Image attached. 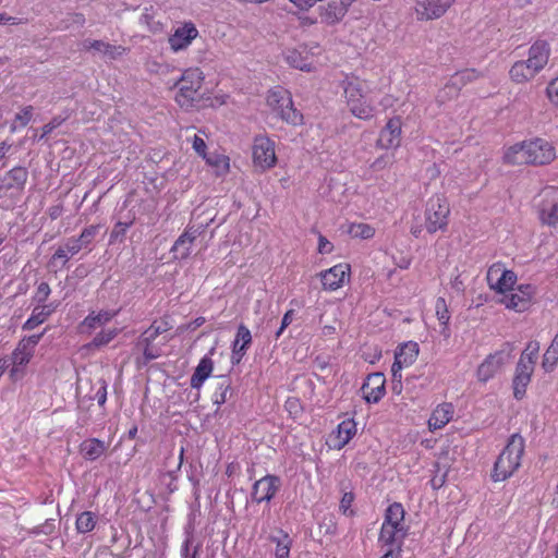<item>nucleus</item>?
<instances>
[{
  "mask_svg": "<svg viewBox=\"0 0 558 558\" xmlns=\"http://www.w3.org/2000/svg\"><path fill=\"white\" fill-rule=\"evenodd\" d=\"M294 317V311L288 310L281 320V326L276 332V339H278L284 331V329L292 323Z\"/></svg>",
  "mask_w": 558,
  "mask_h": 558,
  "instance_id": "4d7b16f0",
  "label": "nucleus"
},
{
  "mask_svg": "<svg viewBox=\"0 0 558 558\" xmlns=\"http://www.w3.org/2000/svg\"><path fill=\"white\" fill-rule=\"evenodd\" d=\"M558 363V345L554 342L547 348L543 355L542 367L546 373L553 372Z\"/></svg>",
  "mask_w": 558,
  "mask_h": 558,
  "instance_id": "37998d69",
  "label": "nucleus"
},
{
  "mask_svg": "<svg viewBox=\"0 0 558 558\" xmlns=\"http://www.w3.org/2000/svg\"><path fill=\"white\" fill-rule=\"evenodd\" d=\"M550 57V46L545 40H536L527 51V58L515 61L509 77L514 84H525L532 81L547 65Z\"/></svg>",
  "mask_w": 558,
  "mask_h": 558,
  "instance_id": "20e7f679",
  "label": "nucleus"
},
{
  "mask_svg": "<svg viewBox=\"0 0 558 558\" xmlns=\"http://www.w3.org/2000/svg\"><path fill=\"white\" fill-rule=\"evenodd\" d=\"M319 46L299 45L287 48L283 51V59L288 65L302 72H315L318 69Z\"/></svg>",
  "mask_w": 558,
  "mask_h": 558,
  "instance_id": "9b49d317",
  "label": "nucleus"
},
{
  "mask_svg": "<svg viewBox=\"0 0 558 558\" xmlns=\"http://www.w3.org/2000/svg\"><path fill=\"white\" fill-rule=\"evenodd\" d=\"M192 147L195 150V153L203 159L208 155L206 142L203 137L198 135H194L192 140Z\"/></svg>",
  "mask_w": 558,
  "mask_h": 558,
  "instance_id": "5fc2aeb1",
  "label": "nucleus"
},
{
  "mask_svg": "<svg viewBox=\"0 0 558 558\" xmlns=\"http://www.w3.org/2000/svg\"><path fill=\"white\" fill-rule=\"evenodd\" d=\"M402 119L399 116L391 117L381 128L376 140V147L379 149H397L401 146Z\"/></svg>",
  "mask_w": 558,
  "mask_h": 558,
  "instance_id": "a211bd4d",
  "label": "nucleus"
},
{
  "mask_svg": "<svg viewBox=\"0 0 558 558\" xmlns=\"http://www.w3.org/2000/svg\"><path fill=\"white\" fill-rule=\"evenodd\" d=\"M280 487V478L276 475H265L256 481L252 488L253 501L260 504L270 501L277 494Z\"/></svg>",
  "mask_w": 558,
  "mask_h": 558,
  "instance_id": "b1692460",
  "label": "nucleus"
},
{
  "mask_svg": "<svg viewBox=\"0 0 558 558\" xmlns=\"http://www.w3.org/2000/svg\"><path fill=\"white\" fill-rule=\"evenodd\" d=\"M133 220L126 222L118 221L110 233L109 243L113 244L117 241H122L126 234V231L133 225Z\"/></svg>",
  "mask_w": 558,
  "mask_h": 558,
  "instance_id": "de8ad7c7",
  "label": "nucleus"
},
{
  "mask_svg": "<svg viewBox=\"0 0 558 558\" xmlns=\"http://www.w3.org/2000/svg\"><path fill=\"white\" fill-rule=\"evenodd\" d=\"M97 524V515L93 511L81 512L75 520V530L80 534L92 532Z\"/></svg>",
  "mask_w": 558,
  "mask_h": 558,
  "instance_id": "4c0bfd02",
  "label": "nucleus"
},
{
  "mask_svg": "<svg viewBox=\"0 0 558 558\" xmlns=\"http://www.w3.org/2000/svg\"><path fill=\"white\" fill-rule=\"evenodd\" d=\"M420 349L418 344L414 341H409L401 344L395 354V362L391 366L392 377L401 378V369L411 366L417 359Z\"/></svg>",
  "mask_w": 558,
  "mask_h": 558,
  "instance_id": "4be33fe9",
  "label": "nucleus"
},
{
  "mask_svg": "<svg viewBox=\"0 0 558 558\" xmlns=\"http://www.w3.org/2000/svg\"><path fill=\"white\" fill-rule=\"evenodd\" d=\"M80 451H81L82 456L84 457V459L94 461V460H97L98 458H100L105 453L106 446H105L104 441H101L97 438H89V439L84 440L80 445Z\"/></svg>",
  "mask_w": 558,
  "mask_h": 558,
  "instance_id": "c9c22d12",
  "label": "nucleus"
},
{
  "mask_svg": "<svg viewBox=\"0 0 558 558\" xmlns=\"http://www.w3.org/2000/svg\"><path fill=\"white\" fill-rule=\"evenodd\" d=\"M51 293L50 286L47 282H40L36 291L33 295V301L37 304H46V301L48 300L49 295Z\"/></svg>",
  "mask_w": 558,
  "mask_h": 558,
  "instance_id": "8fccbe9b",
  "label": "nucleus"
},
{
  "mask_svg": "<svg viewBox=\"0 0 558 558\" xmlns=\"http://www.w3.org/2000/svg\"><path fill=\"white\" fill-rule=\"evenodd\" d=\"M405 514L401 502L395 501L386 508L378 534L380 547H396L397 554L401 553L403 542L409 534Z\"/></svg>",
  "mask_w": 558,
  "mask_h": 558,
  "instance_id": "7ed1b4c3",
  "label": "nucleus"
},
{
  "mask_svg": "<svg viewBox=\"0 0 558 558\" xmlns=\"http://www.w3.org/2000/svg\"><path fill=\"white\" fill-rule=\"evenodd\" d=\"M213 369V360L207 355L203 356L191 376V387L199 389L204 385L205 380L211 375Z\"/></svg>",
  "mask_w": 558,
  "mask_h": 558,
  "instance_id": "473e14b6",
  "label": "nucleus"
},
{
  "mask_svg": "<svg viewBox=\"0 0 558 558\" xmlns=\"http://www.w3.org/2000/svg\"><path fill=\"white\" fill-rule=\"evenodd\" d=\"M524 450V438L520 434L511 435L494 464L492 473L493 481L501 482L511 477L521 466Z\"/></svg>",
  "mask_w": 558,
  "mask_h": 558,
  "instance_id": "0eeeda50",
  "label": "nucleus"
},
{
  "mask_svg": "<svg viewBox=\"0 0 558 558\" xmlns=\"http://www.w3.org/2000/svg\"><path fill=\"white\" fill-rule=\"evenodd\" d=\"M275 142L266 135H258L254 138L252 146V158L255 167L262 171L274 168L277 163Z\"/></svg>",
  "mask_w": 558,
  "mask_h": 558,
  "instance_id": "f3484780",
  "label": "nucleus"
},
{
  "mask_svg": "<svg viewBox=\"0 0 558 558\" xmlns=\"http://www.w3.org/2000/svg\"><path fill=\"white\" fill-rule=\"evenodd\" d=\"M205 76L199 68L186 69L177 82L179 90L174 100L184 110L194 108L202 99L201 89Z\"/></svg>",
  "mask_w": 558,
  "mask_h": 558,
  "instance_id": "1a4fd4ad",
  "label": "nucleus"
},
{
  "mask_svg": "<svg viewBox=\"0 0 558 558\" xmlns=\"http://www.w3.org/2000/svg\"><path fill=\"white\" fill-rule=\"evenodd\" d=\"M557 157L556 147L547 140L535 137L509 146L504 153L507 165L545 166Z\"/></svg>",
  "mask_w": 558,
  "mask_h": 558,
  "instance_id": "f257e3e1",
  "label": "nucleus"
},
{
  "mask_svg": "<svg viewBox=\"0 0 558 558\" xmlns=\"http://www.w3.org/2000/svg\"><path fill=\"white\" fill-rule=\"evenodd\" d=\"M456 408L451 402H441L437 404L427 421L428 429L430 432H435L437 429L444 428L448 423H450L454 416Z\"/></svg>",
  "mask_w": 558,
  "mask_h": 558,
  "instance_id": "bb28decb",
  "label": "nucleus"
},
{
  "mask_svg": "<svg viewBox=\"0 0 558 558\" xmlns=\"http://www.w3.org/2000/svg\"><path fill=\"white\" fill-rule=\"evenodd\" d=\"M343 96L351 114L360 120H371L376 116V106L368 96L372 92L366 81L352 77L342 83Z\"/></svg>",
  "mask_w": 558,
  "mask_h": 558,
  "instance_id": "39448f33",
  "label": "nucleus"
},
{
  "mask_svg": "<svg viewBox=\"0 0 558 558\" xmlns=\"http://www.w3.org/2000/svg\"><path fill=\"white\" fill-rule=\"evenodd\" d=\"M284 409L290 415L298 416L302 413L300 400L294 397H289L284 402Z\"/></svg>",
  "mask_w": 558,
  "mask_h": 558,
  "instance_id": "864d4df0",
  "label": "nucleus"
},
{
  "mask_svg": "<svg viewBox=\"0 0 558 558\" xmlns=\"http://www.w3.org/2000/svg\"><path fill=\"white\" fill-rule=\"evenodd\" d=\"M283 535H289L284 530L279 529L277 531V535H272L269 537L270 542L275 543L276 546H278V542H281L283 539Z\"/></svg>",
  "mask_w": 558,
  "mask_h": 558,
  "instance_id": "e2e57ef3",
  "label": "nucleus"
},
{
  "mask_svg": "<svg viewBox=\"0 0 558 558\" xmlns=\"http://www.w3.org/2000/svg\"><path fill=\"white\" fill-rule=\"evenodd\" d=\"M73 23L83 26L85 24V16L82 13H74L72 15Z\"/></svg>",
  "mask_w": 558,
  "mask_h": 558,
  "instance_id": "69168bd1",
  "label": "nucleus"
},
{
  "mask_svg": "<svg viewBox=\"0 0 558 558\" xmlns=\"http://www.w3.org/2000/svg\"><path fill=\"white\" fill-rule=\"evenodd\" d=\"M98 225H92L84 228L81 234L77 238H74V241L80 245L81 250L89 245L96 238L99 231Z\"/></svg>",
  "mask_w": 558,
  "mask_h": 558,
  "instance_id": "49530a36",
  "label": "nucleus"
},
{
  "mask_svg": "<svg viewBox=\"0 0 558 558\" xmlns=\"http://www.w3.org/2000/svg\"><path fill=\"white\" fill-rule=\"evenodd\" d=\"M266 104L282 121L293 126L302 125L304 117L294 107L290 90L282 86H275L267 92Z\"/></svg>",
  "mask_w": 558,
  "mask_h": 558,
  "instance_id": "6e6552de",
  "label": "nucleus"
},
{
  "mask_svg": "<svg viewBox=\"0 0 558 558\" xmlns=\"http://www.w3.org/2000/svg\"><path fill=\"white\" fill-rule=\"evenodd\" d=\"M351 266L348 263H339L326 270H322L318 277L322 282L323 290L337 291L350 280Z\"/></svg>",
  "mask_w": 558,
  "mask_h": 558,
  "instance_id": "6ab92c4d",
  "label": "nucleus"
},
{
  "mask_svg": "<svg viewBox=\"0 0 558 558\" xmlns=\"http://www.w3.org/2000/svg\"><path fill=\"white\" fill-rule=\"evenodd\" d=\"M198 35L199 32L195 24L191 21H185L178 25L168 37L169 47L175 53L186 50Z\"/></svg>",
  "mask_w": 558,
  "mask_h": 558,
  "instance_id": "412c9836",
  "label": "nucleus"
},
{
  "mask_svg": "<svg viewBox=\"0 0 558 558\" xmlns=\"http://www.w3.org/2000/svg\"><path fill=\"white\" fill-rule=\"evenodd\" d=\"M71 255L66 254L64 250H60L59 247L57 248V251L53 253V255L51 256V259L49 262L50 265H56V263L58 260L61 262V265L62 266H65L66 263L69 262Z\"/></svg>",
  "mask_w": 558,
  "mask_h": 558,
  "instance_id": "13d9d810",
  "label": "nucleus"
},
{
  "mask_svg": "<svg viewBox=\"0 0 558 558\" xmlns=\"http://www.w3.org/2000/svg\"><path fill=\"white\" fill-rule=\"evenodd\" d=\"M11 362L9 357L0 359V377L4 374V372L9 368Z\"/></svg>",
  "mask_w": 558,
  "mask_h": 558,
  "instance_id": "0e129e2a",
  "label": "nucleus"
},
{
  "mask_svg": "<svg viewBox=\"0 0 558 558\" xmlns=\"http://www.w3.org/2000/svg\"><path fill=\"white\" fill-rule=\"evenodd\" d=\"M389 163V158L386 155H381L373 161L371 168L375 171H379L385 169Z\"/></svg>",
  "mask_w": 558,
  "mask_h": 558,
  "instance_id": "052dcab7",
  "label": "nucleus"
},
{
  "mask_svg": "<svg viewBox=\"0 0 558 558\" xmlns=\"http://www.w3.org/2000/svg\"><path fill=\"white\" fill-rule=\"evenodd\" d=\"M537 294L536 286L532 283H521L514 286L504 296L498 298L497 302L507 310L514 313H524L529 311L535 302Z\"/></svg>",
  "mask_w": 558,
  "mask_h": 558,
  "instance_id": "f8f14e48",
  "label": "nucleus"
},
{
  "mask_svg": "<svg viewBox=\"0 0 558 558\" xmlns=\"http://www.w3.org/2000/svg\"><path fill=\"white\" fill-rule=\"evenodd\" d=\"M512 345L508 342L501 350L488 354L476 369V378L481 383L490 380L510 359Z\"/></svg>",
  "mask_w": 558,
  "mask_h": 558,
  "instance_id": "dca6fc26",
  "label": "nucleus"
},
{
  "mask_svg": "<svg viewBox=\"0 0 558 558\" xmlns=\"http://www.w3.org/2000/svg\"><path fill=\"white\" fill-rule=\"evenodd\" d=\"M357 427L353 418H345L340 422L329 435L328 445L331 449L341 450L356 435Z\"/></svg>",
  "mask_w": 558,
  "mask_h": 558,
  "instance_id": "393cba45",
  "label": "nucleus"
},
{
  "mask_svg": "<svg viewBox=\"0 0 558 558\" xmlns=\"http://www.w3.org/2000/svg\"><path fill=\"white\" fill-rule=\"evenodd\" d=\"M194 536L192 532H187L185 539L182 542L180 547L181 558H197L199 554L201 545L193 547Z\"/></svg>",
  "mask_w": 558,
  "mask_h": 558,
  "instance_id": "a18cd8bd",
  "label": "nucleus"
},
{
  "mask_svg": "<svg viewBox=\"0 0 558 558\" xmlns=\"http://www.w3.org/2000/svg\"><path fill=\"white\" fill-rule=\"evenodd\" d=\"M251 343L252 335L250 329L244 324L239 325L235 339L232 342L231 360L233 364L241 362Z\"/></svg>",
  "mask_w": 558,
  "mask_h": 558,
  "instance_id": "c756f323",
  "label": "nucleus"
},
{
  "mask_svg": "<svg viewBox=\"0 0 558 558\" xmlns=\"http://www.w3.org/2000/svg\"><path fill=\"white\" fill-rule=\"evenodd\" d=\"M317 251L319 254H330L333 251V244L323 234H318V246Z\"/></svg>",
  "mask_w": 558,
  "mask_h": 558,
  "instance_id": "6e6d98bb",
  "label": "nucleus"
},
{
  "mask_svg": "<svg viewBox=\"0 0 558 558\" xmlns=\"http://www.w3.org/2000/svg\"><path fill=\"white\" fill-rule=\"evenodd\" d=\"M546 96L554 106H558V76L548 83Z\"/></svg>",
  "mask_w": 558,
  "mask_h": 558,
  "instance_id": "603ef678",
  "label": "nucleus"
},
{
  "mask_svg": "<svg viewBox=\"0 0 558 558\" xmlns=\"http://www.w3.org/2000/svg\"><path fill=\"white\" fill-rule=\"evenodd\" d=\"M173 328L172 320L169 315L156 318L151 322L137 339L135 348L140 350L146 361L156 360L161 355V348L156 340L161 337V344L168 343L173 336L168 332Z\"/></svg>",
  "mask_w": 558,
  "mask_h": 558,
  "instance_id": "423d86ee",
  "label": "nucleus"
},
{
  "mask_svg": "<svg viewBox=\"0 0 558 558\" xmlns=\"http://www.w3.org/2000/svg\"><path fill=\"white\" fill-rule=\"evenodd\" d=\"M33 106H25L22 110L15 114V118L10 126L11 133H15L17 130L25 128L32 120Z\"/></svg>",
  "mask_w": 558,
  "mask_h": 558,
  "instance_id": "79ce46f5",
  "label": "nucleus"
},
{
  "mask_svg": "<svg viewBox=\"0 0 558 558\" xmlns=\"http://www.w3.org/2000/svg\"><path fill=\"white\" fill-rule=\"evenodd\" d=\"M456 0H416L411 8L412 17L420 23L432 22L447 14Z\"/></svg>",
  "mask_w": 558,
  "mask_h": 558,
  "instance_id": "4468645a",
  "label": "nucleus"
},
{
  "mask_svg": "<svg viewBox=\"0 0 558 558\" xmlns=\"http://www.w3.org/2000/svg\"><path fill=\"white\" fill-rule=\"evenodd\" d=\"M534 367L518 363L515 367L514 377L512 380L513 396L517 400H522L526 393V388L531 383Z\"/></svg>",
  "mask_w": 558,
  "mask_h": 558,
  "instance_id": "c85d7f7f",
  "label": "nucleus"
},
{
  "mask_svg": "<svg viewBox=\"0 0 558 558\" xmlns=\"http://www.w3.org/2000/svg\"><path fill=\"white\" fill-rule=\"evenodd\" d=\"M58 303L37 304L34 306L31 316L23 324V330H33L44 324L57 310Z\"/></svg>",
  "mask_w": 558,
  "mask_h": 558,
  "instance_id": "7c9ffc66",
  "label": "nucleus"
},
{
  "mask_svg": "<svg viewBox=\"0 0 558 558\" xmlns=\"http://www.w3.org/2000/svg\"><path fill=\"white\" fill-rule=\"evenodd\" d=\"M535 211L539 223L558 229V187L547 186L538 195Z\"/></svg>",
  "mask_w": 558,
  "mask_h": 558,
  "instance_id": "ddd939ff",
  "label": "nucleus"
},
{
  "mask_svg": "<svg viewBox=\"0 0 558 558\" xmlns=\"http://www.w3.org/2000/svg\"><path fill=\"white\" fill-rule=\"evenodd\" d=\"M395 555H400V553L397 554L396 547H387L386 553L380 558H395Z\"/></svg>",
  "mask_w": 558,
  "mask_h": 558,
  "instance_id": "774afa93",
  "label": "nucleus"
},
{
  "mask_svg": "<svg viewBox=\"0 0 558 558\" xmlns=\"http://www.w3.org/2000/svg\"><path fill=\"white\" fill-rule=\"evenodd\" d=\"M541 350V344L537 340H531L526 343L525 349L521 353L518 363H524L525 365H530L535 367V363L538 359Z\"/></svg>",
  "mask_w": 558,
  "mask_h": 558,
  "instance_id": "ea45409f",
  "label": "nucleus"
},
{
  "mask_svg": "<svg viewBox=\"0 0 558 558\" xmlns=\"http://www.w3.org/2000/svg\"><path fill=\"white\" fill-rule=\"evenodd\" d=\"M119 335L118 328L102 329L86 345L88 349H99L110 343Z\"/></svg>",
  "mask_w": 558,
  "mask_h": 558,
  "instance_id": "a19ab883",
  "label": "nucleus"
},
{
  "mask_svg": "<svg viewBox=\"0 0 558 558\" xmlns=\"http://www.w3.org/2000/svg\"><path fill=\"white\" fill-rule=\"evenodd\" d=\"M239 470V465L236 463H229L226 468V474L228 476H232Z\"/></svg>",
  "mask_w": 558,
  "mask_h": 558,
  "instance_id": "338daca9",
  "label": "nucleus"
},
{
  "mask_svg": "<svg viewBox=\"0 0 558 558\" xmlns=\"http://www.w3.org/2000/svg\"><path fill=\"white\" fill-rule=\"evenodd\" d=\"M451 216V207L447 196L442 193H435L428 197L424 206V225L413 223L410 233L420 238L423 230L428 234L448 231Z\"/></svg>",
  "mask_w": 558,
  "mask_h": 558,
  "instance_id": "f03ea898",
  "label": "nucleus"
},
{
  "mask_svg": "<svg viewBox=\"0 0 558 558\" xmlns=\"http://www.w3.org/2000/svg\"><path fill=\"white\" fill-rule=\"evenodd\" d=\"M320 22L331 26L342 21L348 12V4L343 0H329L319 9Z\"/></svg>",
  "mask_w": 558,
  "mask_h": 558,
  "instance_id": "a878e982",
  "label": "nucleus"
},
{
  "mask_svg": "<svg viewBox=\"0 0 558 558\" xmlns=\"http://www.w3.org/2000/svg\"><path fill=\"white\" fill-rule=\"evenodd\" d=\"M204 160L217 178H222L230 172V158L225 154L211 153Z\"/></svg>",
  "mask_w": 558,
  "mask_h": 558,
  "instance_id": "72a5a7b5",
  "label": "nucleus"
},
{
  "mask_svg": "<svg viewBox=\"0 0 558 558\" xmlns=\"http://www.w3.org/2000/svg\"><path fill=\"white\" fill-rule=\"evenodd\" d=\"M292 547V538L290 535H283V539L278 542V546L275 549L276 558H290V550Z\"/></svg>",
  "mask_w": 558,
  "mask_h": 558,
  "instance_id": "09e8293b",
  "label": "nucleus"
},
{
  "mask_svg": "<svg viewBox=\"0 0 558 558\" xmlns=\"http://www.w3.org/2000/svg\"><path fill=\"white\" fill-rule=\"evenodd\" d=\"M28 179V171L25 167L16 166L9 170L0 184V196L2 192L14 190L22 192Z\"/></svg>",
  "mask_w": 558,
  "mask_h": 558,
  "instance_id": "cd10ccee",
  "label": "nucleus"
},
{
  "mask_svg": "<svg viewBox=\"0 0 558 558\" xmlns=\"http://www.w3.org/2000/svg\"><path fill=\"white\" fill-rule=\"evenodd\" d=\"M486 280L489 289L501 298L512 290L518 281V276L513 270L508 269L504 263L497 262L489 266Z\"/></svg>",
  "mask_w": 558,
  "mask_h": 558,
  "instance_id": "2eb2a0df",
  "label": "nucleus"
},
{
  "mask_svg": "<svg viewBox=\"0 0 558 558\" xmlns=\"http://www.w3.org/2000/svg\"><path fill=\"white\" fill-rule=\"evenodd\" d=\"M117 311L111 310H101L99 312H90L81 323L82 328H86L87 330H94L98 327H101L112 320Z\"/></svg>",
  "mask_w": 558,
  "mask_h": 558,
  "instance_id": "2f4dec72",
  "label": "nucleus"
},
{
  "mask_svg": "<svg viewBox=\"0 0 558 558\" xmlns=\"http://www.w3.org/2000/svg\"><path fill=\"white\" fill-rule=\"evenodd\" d=\"M202 226L187 225L170 248L174 259L185 260L192 254L196 239L202 234Z\"/></svg>",
  "mask_w": 558,
  "mask_h": 558,
  "instance_id": "aec40b11",
  "label": "nucleus"
},
{
  "mask_svg": "<svg viewBox=\"0 0 558 558\" xmlns=\"http://www.w3.org/2000/svg\"><path fill=\"white\" fill-rule=\"evenodd\" d=\"M435 313H436V317H437L439 324L444 327V330L448 329V325H449L451 315H450V312H449V308H448L445 298L439 296L436 299Z\"/></svg>",
  "mask_w": 558,
  "mask_h": 558,
  "instance_id": "c03bdc74",
  "label": "nucleus"
},
{
  "mask_svg": "<svg viewBox=\"0 0 558 558\" xmlns=\"http://www.w3.org/2000/svg\"><path fill=\"white\" fill-rule=\"evenodd\" d=\"M345 232L353 239L368 240L375 235V228L365 222H350Z\"/></svg>",
  "mask_w": 558,
  "mask_h": 558,
  "instance_id": "e433bc0d",
  "label": "nucleus"
},
{
  "mask_svg": "<svg viewBox=\"0 0 558 558\" xmlns=\"http://www.w3.org/2000/svg\"><path fill=\"white\" fill-rule=\"evenodd\" d=\"M46 330L38 335L23 337L16 344L11 356L9 357L11 362L9 375L13 381L20 379L24 375L23 367H25L32 360L35 348L41 340Z\"/></svg>",
  "mask_w": 558,
  "mask_h": 558,
  "instance_id": "9d476101",
  "label": "nucleus"
},
{
  "mask_svg": "<svg viewBox=\"0 0 558 558\" xmlns=\"http://www.w3.org/2000/svg\"><path fill=\"white\" fill-rule=\"evenodd\" d=\"M84 49L86 50H96L98 52H101L106 56H109L111 59H116L120 56H122L126 48L123 46H116L111 45L109 43H105L102 40H86L84 44Z\"/></svg>",
  "mask_w": 558,
  "mask_h": 558,
  "instance_id": "f704fd0d",
  "label": "nucleus"
},
{
  "mask_svg": "<svg viewBox=\"0 0 558 558\" xmlns=\"http://www.w3.org/2000/svg\"><path fill=\"white\" fill-rule=\"evenodd\" d=\"M232 393V387L230 378L222 377V381L219 383L213 393L211 400L218 408L227 402Z\"/></svg>",
  "mask_w": 558,
  "mask_h": 558,
  "instance_id": "58836bf2",
  "label": "nucleus"
},
{
  "mask_svg": "<svg viewBox=\"0 0 558 558\" xmlns=\"http://www.w3.org/2000/svg\"><path fill=\"white\" fill-rule=\"evenodd\" d=\"M354 498H355L354 494L351 492L343 494V496L340 500L339 509L344 515H349V517L354 515V511L352 509Z\"/></svg>",
  "mask_w": 558,
  "mask_h": 558,
  "instance_id": "3c124183",
  "label": "nucleus"
},
{
  "mask_svg": "<svg viewBox=\"0 0 558 558\" xmlns=\"http://www.w3.org/2000/svg\"><path fill=\"white\" fill-rule=\"evenodd\" d=\"M97 401L99 405H104L107 401V388L102 386L96 393Z\"/></svg>",
  "mask_w": 558,
  "mask_h": 558,
  "instance_id": "680f3d73",
  "label": "nucleus"
},
{
  "mask_svg": "<svg viewBox=\"0 0 558 558\" xmlns=\"http://www.w3.org/2000/svg\"><path fill=\"white\" fill-rule=\"evenodd\" d=\"M60 250H64L66 254L74 256L80 251V245L74 241V238L68 239L66 243L63 246H59Z\"/></svg>",
  "mask_w": 558,
  "mask_h": 558,
  "instance_id": "bf43d9fd",
  "label": "nucleus"
},
{
  "mask_svg": "<svg viewBox=\"0 0 558 558\" xmlns=\"http://www.w3.org/2000/svg\"><path fill=\"white\" fill-rule=\"evenodd\" d=\"M363 399L367 403H378L386 395V378L383 373L369 374L362 387Z\"/></svg>",
  "mask_w": 558,
  "mask_h": 558,
  "instance_id": "5701e85b",
  "label": "nucleus"
}]
</instances>
